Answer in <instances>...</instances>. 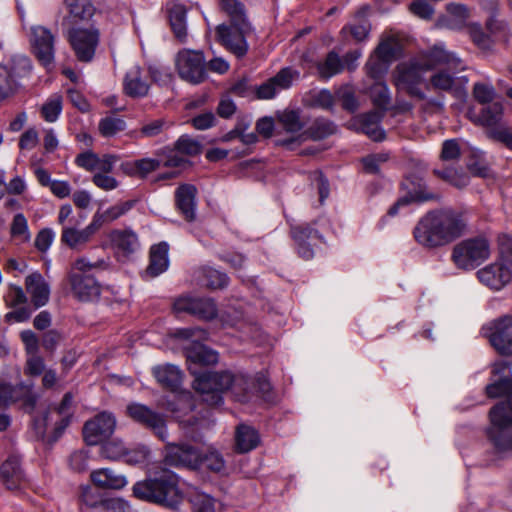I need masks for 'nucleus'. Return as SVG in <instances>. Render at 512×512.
<instances>
[{
  "mask_svg": "<svg viewBox=\"0 0 512 512\" xmlns=\"http://www.w3.org/2000/svg\"><path fill=\"white\" fill-rule=\"evenodd\" d=\"M175 335L191 340L184 349L188 369L194 375L193 387L202 395L203 401L209 405L218 406L223 402L221 393L227 389H230L240 402H246L251 398L256 389L254 378L229 371H200V366H209L218 362V353L199 342L208 338L205 330L198 327L183 328L178 329Z\"/></svg>",
  "mask_w": 512,
  "mask_h": 512,
  "instance_id": "f257e3e1",
  "label": "nucleus"
},
{
  "mask_svg": "<svg viewBox=\"0 0 512 512\" xmlns=\"http://www.w3.org/2000/svg\"><path fill=\"white\" fill-rule=\"evenodd\" d=\"M494 373L500 376L486 387V393L490 398L505 396L507 399L490 410L487 435L498 452H507L512 451V377L503 362L494 365Z\"/></svg>",
  "mask_w": 512,
  "mask_h": 512,
  "instance_id": "f03ea898",
  "label": "nucleus"
},
{
  "mask_svg": "<svg viewBox=\"0 0 512 512\" xmlns=\"http://www.w3.org/2000/svg\"><path fill=\"white\" fill-rule=\"evenodd\" d=\"M442 64L456 67L459 65V58L455 54L447 52L441 45H435L433 48L398 64L394 73L395 85L409 95L423 100L426 95L420 85L426 82L425 74Z\"/></svg>",
  "mask_w": 512,
  "mask_h": 512,
  "instance_id": "7ed1b4c3",
  "label": "nucleus"
},
{
  "mask_svg": "<svg viewBox=\"0 0 512 512\" xmlns=\"http://www.w3.org/2000/svg\"><path fill=\"white\" fill-rule=\"evenodd\" d=\"M466 224L460 213L437 210L426 214L414 229L416 241L424 247L434 248L446 245L460 237Z\"/></svg>",
  "mask_w": 512,
  "mask_h": 512,
  "instance_id": "20e7f679",
  "label": "nucleus"
},
{
  "mask_svg": "<svg viewBox=\"0 0 512 512\" xmlns=\"http://www.w3.org/2000/svg\"><path fill=\"white\" fill-rule=\"evenodd\" d=\"M220 5L229 16L230 24H220L216 27L217 39L229 52L237 58H242L249 50L247 38L253 32L244 6L238 0H221Z\"/></svg>",
  "mask_w": 512,
  "mask_h": 512,
  "instance_id": "39448f33",
  "label": "nucleus"
},
{
  "mask_svg": "<svg viewBox=\"0 0 512 512\" xmlns=\"http://www.w3.org/2000/svg\"><path fill=\"white\" fill-rule=\"evenodd\" d=\"M132 492L140 500L159 504L172 510H179V505L183 501L177 475L168 469H161L152 476L136 482L132 487Z\"/></svg>",
  "mask_w": 512,
  "mask_h": 512,
  "instance_id": "423d86ee",
  "label": "nucleus"
},
{
  "mask_svg": "<svg viewBox=\"0 0 512 512\" xmlns=\"http://www.w3.org/2000/svg\"><path fill=\"white\" fill-rule=\"evenodd\" d=\"M164 462L168 466L187 467L193 470L206 469L222 474L226 470L223 456L214 448L198 450L189 444L167 443Z\"/></svg>",
  "mask_w": 512,
  "mask_h": 512,
  "instance_id": "0eeeda50",
  "label": "nucleus"
},
{
  "mask_svg": "<svg viewBox=\"0 0 512 512\" xmlns=\"http://www.w3.org/2000/svg\"><path fill=\"white\" fill-rule=\"evenodd\" d=\"M107 267L108 262L104 259L96 261H90L86 257L75 259L68 276L73 295L83 302L97 300L101 294V285L90 272Z\"/></svg>",
  "mask_w": 512,
  "mask_h": 512,
  "instance_id": "6e6552de",
  "label": "nucleus"
},
{
  "mask_svg": "<svg viewBox=\"0 0 512 512\" xmlns=\"http://www.w3.org/2000/svg\"><path fill=\"white\" fill-rule=\"evenodd\" d=\"M73 416V395L68 392L63 396L59 405L49 407L40 416L33 419L32 430L35 437L43 439L48 427H53V441L61 437L65 429L71 423Z\"/></svg>",
  "mask_w": 512,
  "mask_h": 512,
  "instance_id": "1a4fd4ad",
  "label": "nucleus"
},
{
  "mask_svg": "<svg viewBox=\"0 0 512 512\" xmlns=\"http://www.w3.org/2000/svg\"><path fill=\"white\" fill-rule=\"evenodd\" d=\"M462 70H464V65L460 59L459 65L456 67L447 64L438 66L425 82L426 89L438 93H449L457 99H464L467 95L468 78L458 75V71Z\"/></svg>",
  "mask_w": 512,
  "mask_h": 512,
  "instance_id": "9d476101",
  "label": "nucleus"
},
{
  "mask_svg": "<svg viewBox=\"0 0 512 512\" xmlns=\"http://www.w3.org/2000/svg\"><path fill=\"white\" fill-rule=\"evenodd\" d=\"M491 254L490 243L485 237L469 238L453 248L452 260L456 267L473 270L486 261Z\"/></svg>",
  "mask_w": 512,
  "mask_h": 512,
  "instance_id": "9b49d317",
  "label": "nucleus"
},
{
  "mask_svg": "<svg viewBox=\"0 0 512 512\" xmlns=\"http://www.w3.org/2000/svg\"><path fill=\"white\" fill-rule=\"evenodd\" d=\"M62 34L78 61L88 63L93 60L100 41L97 25L62 30Z\"/></svg>",
  "mask_w": 512,
  "mask_h": 512,
  "instance_id": "f8f14e48",
  "label": "nucleus"
},
{
  "mask_svg": "<svg viewBox=\"0 0 512 512\" xmlns=\"http://www.w3.org/2000/svg\"><path fill=\"white\" fill-rule=\"evenodd\" d=\"M175 64L180 78L186 82L199 84L207 77L205 57L200 50H180Z\"/></svg>",
  "mask_w": 512,
  "mask_h": 512,
  "instance_id": "ddd939ff",
  "label": "nucleus"
},
{
  "mask_svg": "<svg viewBox=\"0 0 512 512\" xmlns=\"http://www.w3.org/2000/svg\"><path fill=\"white\" fill-rule=\"evenodd\" d=\"M63 11L60 22L62 30L96 25L93 19L96 9L91 0H64Z\"/></svg>",
  "mask_w": 512,
  "mask_h": 512,
  "instance_id": "4468645a",
  "label": "nucleus"
},
{
  "mask_svg": "<svg viewBox=\"0 0 512 512\" xmlns=\"http://www.w3.org/2000/svg\"><path fill=\"white\" fill-rule=\"evenodd\" d=\"M55 35L42 25L30 27L29 42L32 51L38 61L47 69L54 64L55 59Z\"/></svg>",
  "mask_w": 512,
  "mask_h": 512,
  "instance_id": "2eb2a0df",
  "label": "nucleus"
},
{
  "mask_svg": "<svg viewBox=\"0 0 512 512\" xmlns=\"http://www.w3.org/2000/svg\"><path fill=\"white\" fill-rule=\"evenodd\" d=\"M481 332L501 354H512V316L505 315L485 324Z\"/></svg>",
  "mask_w": 512,
  "mask_h": 512,
  "instance_id": "dca6fc26",
  "label": "nucleus"
},
{
  "mask_svg": "<svg viewBox=\"0 0 512 512\" xmlns=\"http://www.w3.org/2000/svg\"><path fill=\"white\" fill-rule=\"evenodd\" d=\"M127 413L134 421L150 429L161 441H167L168 432L164 415L140 403L128 405Z\"/></svg>",
  "mask_w": 512,
  "mask_h": 512,
  "instance_id": "f3484780",
  "label": "nucleus"
},
{
  "mask_svg": "<svg viewBox=\"0 0 512 512\" xmlns=\"http://www.w3.org/2000/svg\"><path fill=\"white\" fill-rule=\"evenodd\" d=\"M31 68V61L26 56L13 58L11 69L0 65V100L8 98L16 91L17 79L27 76Z\"/></svg>",
  "mask_w": 512,
  "mask_h": 512,
  "instance_id": "a211bd4d",
  "label": "nucleus"
},
{
  "mask_svg": "<svg viewBox=\"0 0 512 512\" xmlns=\"http://www.w3.org/2000/svg\"><path fill=\"white\" fill-rule=\"evenodd\" d=\"M116 419L112 413L101 412L87 421L83 427L84 440L88 445H97L108 439L114 432Z\"/></svg>",
  "mask_w": 512,
  "mask_h": 512,
  "instance_id": "6ab92c4d",
  "label": "nucleus"
},
{
  "mask_svg": "<svg viewBox=\"0 0 512 512\" xmlns=\"http://www.w3.org/2000/svg\"><path fill=\"white\" fill-rule=\"evenodd\" d=\"M512 266L498 259L477 271L479 281L492 290H501L512 279Z\"/></svg>",
  "mask_w": 512,
  "mask_h": 512,
  "instance_id": "aec40b11",
  "label": "nucleus"
},
{
  "mask_svg": "<svg viewBox=\"0 0 512 512\" xmlns=\"http://www.w3.org/2000/svg\"><path fill=\"white\" fill-rule=\"evenodd\" d=\"M291 236L295 241L297 253L305 260L314 257V247L323 241L321 234L311 224L292 226Z\"/></svg>",
  "mask_w": 512,
  "mask_h": 512,
  "instance_id": "412c9836",
  "label": "nucleus"
},
{
  "mask_svg": "<svg viewBox=\"0 0 512 512\" xmlns=\"http://www.w3.org/2000/svg\"><path fill=\"white\" fill-rule=\"evenodd\" d=\"M175 312H186L204 320H211L217 316V308L213 300L183 296L178 298L173 305Z\"/></svg>",
  "mask_w": 512,
  "mask_h": 512,
  "instance_id": "4be33fe9",
  "label": "nucleus"
},
{
  "mask_svg": "<svg viewBox=\"0 0 512 512\" xmlns=\"http://www.w3.org/2000/svg\"><path fill=\"white\" fill-rule=\"evenodd\" d=\"M157 158L137 159L139 177L144 178L149 173L157 170L160 166L181 167L186 162L184 158L178 156L174 150L165 147L156 152Z\"/></svg>",
  "mask_w": 512,
  "mask_h": 512,
  "instance_id": "5701e85b",
  "label": "nucleus"
},
{
  "mask_svg": "<svg viewBox=\"0 0 512 512\" xmlns=\"http://www.w3.org/2000/svg\"><path fill=\"white\" fill-rule=\"evenodd\" d=\"M299 73L291 68L281 69L274 77L262 83L256 90L259 99H272L282 90L290 88Z\"/></svg>",
  "mask_w": 512,
  "mask_h": 512,
  "instance_id": "b1692460",
  "label": "nucleus"
},
{
  "mask_svg": "<svg viewBox=\"0 0 512 512\" xmlns=\"http://www.w3.org/2000/svg\"><path fill=\"white\" fill-rule=\"evenodd\" d=\"M150 89L147 72L139 65H132L125 73L123 91L132 98L145 97Z\"/></svg>",
  "mask_w": 512,
  "mask_h": 512,
  "instance_id": "393cba45",
  "label": "nucleus"
},
{
  "mask_svg": "<svg viewBox=\"0 0 512 512\" xmlns=\"http://www.w3.org/2000/svg\"><path fill=\"white\" fill-rule=\"evenodd\" d=\"M25 288L36 308L46 305L50 296V287L41 273L38 271L30 273L25 279Z\"/></svg>",
  "mask_w": 512,
  "mask_h": 512,
  "instance_id": "a878e982",
  "label": "nucleus"
},
{
  "mask_svg": "<svg viewBox=\"0 0 512 512\" xmlns=\"http://www.w3.org/2000/svg\"><path fill=\"white\" fill-rule=\"evenodd\" d=\"M468 8L459 3H449L446 5V13L438 19V26L450 30H461L466 28L469 23Z\"/></svg>",
  "mask_w": 512,
  "mask_h": 512,
  "instance_id": "bb28decb",
  "label": "nucleus"
},
{
  "mask_svg": "<svg viewBox=\"0 0 512 512\" xmlns=\"http://www.w3.org/2000/svg\"><path fill=\"white\" fill-rule=\"evenodd\" d=\"M24 399L27 408L33 409L36 397L31 393V388L24 385L12 386L8 383H0V405L7 406L20 399Z\"/></svg>",
  "mask_w": 512,
  "mask_h": 512,
  "instance_id": "cd10ccee",
  "label": "nucleus"
},
{
  "mask_svg": "<svg viewBox=\"0 0 512 512\" xmlns=\"http://www.w3.org/2000/svg\"><path fill=\"white\" fill-rule=\"evenodd\" d=\"M196 193V187L191 184H183L175 192L177 208L187 221H193L196 216Z\"/></svg>",
  "mask_w": 512,
  "mask_h": 512,
  "instance_id": "c85d7f7f",
  "label": "nucleus"
},
{
  "mask_svg": "<svg viewBox=\"0 0 512 512\" xmlns=\"http://www.w3.org/2000/svg\"><path fill=\"white\" fill-rule=\"evenodd\" d=\"M152 374L156 381L166 389L175 391L181 384V370L173 364H160L152 368Z\"/></svg>",
  "mask_w": 512,
  "mask_h": 512,
  "instance_id": "c756f323",
  "label": "nucleus"
},
{
  "mask_svg": "<svg viewBox=\"0 0 512 512\" xmlns=\"http://www.w3.org/2000/svg\"><path fill=\"white\" fill-rule=\"evenodd\" d=\"M92 482L102 489L119 490L124 488L128 481L123 474H118L109 468L95 470L90 475Z\"/></svg>",
  "mask_w": 512,
  "mask_h": 512,
  "instance_id": "7c9ffc66",
  "label": "nucleus"
},
{
  "mask_svg": "<svg viewBox=\"0 0 512 512\" xmlns=\"http://www.w3.org/2000/svg\"><path fill=\"white\" fill-rule=\"evenodd\" d=\"M410 188L408 195L400 198L393 206L388 210L389 216H396L399 209L406 207L411 202H425L434 198V195L426 190V185L421 180L418 181L417 185Z\"/></svg>",
  "mask_w": 512,
  "mask_h": 512,
  "instance_id": "2f4dec72",
  "label": "nucleus"
},
{
  "mask_svg": "<svg viewBox=\"0 0 512 512\" xmlns=\"http://www.w3.org/2000/svg\"><path fill=\"white\" fill-rule=\"evenodd\" d=\"M114 249L124 255L134 253L139 248L137 235L131 230H114L109 234Z\"/></svg>",
  "mask_w": 512,
  "mask_h": 512,
  "instance_id": "473e14b6",
  "label": "nucleus"
},
{
  "mask_svg": "<svg viewBox=\"0 0 512 512\" xmlns=\"http://www.w3.org/2000/svg\"><path fill=\"white\" fill-rule=\"evenodd\" d=\"M168 250V244L165 242L151 247L150 263L146 270L148 275L156 277L168 269Z\"/></svg>",
  "mask_w": 512,
  "mask_h": 512,
  "instance_id": "72a5a7b5",
  "label": "nucleus"
},
{
  "mask_svg": "<svg viewBox=\"0 0 512 512\" xmlns=\"http://www.w3.org/2000/svg\"><path fill=\"white\" fill-rule=\"evenodd\" d=\"M0 476L8 489H16L24 479L18 458L7 459L0 468Z\"/></svg>",
  "mask_w": 512,
  "mask_h": 512,
  "instance_id": "f704fd0d",
  "label": "nucleus"
},
{
  "mask_svg": "<svg viewBox=\"0 0 512 512\" xmlns=\"http://www.w3.org/2000/svg\"><path fill=\"white\" fill-rule=\"evenodd\" d=\"M382 116V111L375 110L362 115L360 119L361 130L374 141H381L385 137L384 131L379 125Z\"/></svg>",
  "mask_w": 512,
  "mask_h": 512,
  "instance_id": "c9c22d12",
  "label": "nucleus"
},
{
  "mask_svg": "<svg viewBox=\"0 0 512 512\" xmlns=\"http://www.w3.org/2000/svg\"><path fill=\"white\" fill-rule=\"evenodd\" d=\"M259 444L257 431L247 425H240L236 431V447L242 453L249 452Z\"/></svg>",
  "mask_w": 512,
  "mask_h": 512,
  "instance_id": "e433bc0d",
  "label": "nucleus"
},
{
  "mask_svg": "<svg viewBox=\"0 0 512 512\" xmlns=\"http://www.w3.org/2000/svg\"><path fill=\"white\" fill-rule=\"evenodd\" d=\"M92 236L86 228L76 229L73 227H63L61 241L71 249H79L90 241Z\"/></svg>",
  "mask_w": 512,
  "mask_h": 512,
  "instance_id": "4c0bfd02",
  "label": "nucleus"
},
{
  "mask_svg": "<svg viewBox=\"0 0 512 512\" xmlns=\"http://www.w3.org/2000/svg\"><path fill=\"white\" fill-rule=\"evenodd\" d=\"M343 68L344 65L340 56L334 51L329 52L325 60L319 62L317 65V70L320 77L325 79H329L341 73Z\"/></svg>",
  "mask_w": 512,
  "mask_h": 512,
  "instance_id": "58836bf2",
  "label": "nucleus"
},
{
  "mask_svg": "<svg viewBox=\"0 0 512 512\" xmlns=\"http://www.w3.org/2000/svg\"><path fill=\"white\" fill-rule=\"evenodd\" d=\"M10 235L18 244H25L31 240L28 221L22 213H17L10 225Z\"/></svg>",
  "mask_w": 512,
  "mask_h": 512,
  "instance_id": "ea45409f",
  "label": "nucleus"
},
{
  "mask_svg": "<svg viewBox=\"0 0 512 512\" xmlns=\"http://www.w3.org/2000/svg\"><path fill=\"white\" fill-rule=\"evenodd\" d=\"M190 512H215L214 500L208 494L193 489L188 493Z\"/></svg>",
  "mask_w": 512,
  "mask_h": 512,
  "instance_id": "a19ab883",
  "label": "nucleus"
},
{
  "mask_svg": "<svg viewBox=\"0 0 512 512\" xmlns=\"http://www.w3.org/2000/svg\"><path fill=\"white\" fill-rule=\"evenodd\" d=\"M170 24L175 36L183 41L186 36V10L183 6L176 5L170 10Z\"/></svg>",
  "mask_w": 512,
  "mask_h": 512,
  "instance_id": "79ce46f5",
  "label": "nucleus"
},
{
  "mask_svg": "<svg viewBox=\"0 0 512 512\" xmlns=\"http://www.w3.org/2000/svg\"><path fill=\"white\" fill-rule=\"evenodd\" d=\"M365 11H366V8L359 11V13L356 17L357 23L349 24V25L343 27L341 32L344 35H346L347 33H350L352 35V37L358 42L365 40L367 38V36L369 34V30H370L369 23L364 18Z\"/></svg>",
  "mask_w": 512,
  "mask_h": 512,
  "instance_id": "37998d69",
  "label": "nucleus"
},
{
  "mask_svg": "<svg viewBox=\"0 0 512 512\" xmlns=\"http://www.w3.org/2000/svg\"><path fill=\"white\" fill-rule=\"evenodd\" d=\"M26 190V183L21 176H15L6 183L5 171L0 170V200L5 195H21Z\"/></svg>",
  "mask_w": 512,
  "mask_h": 512,
  "instance_id": "c03bdc74",
  "label": "nucleus"
},
{
  "mask_svg": "<svg viewBox=\"0 0 512 512\" xmlns=\"http://www.w3.org/2000/svg\"><path fill=\"white\" fill-rule=\"evenodd\" d=\"M126 122L118 116H106L99 121L98 129L103 137L110 138L124 131Z\"/></svg>",
  "mask_w": 512,
  "mask_h": 512,
  "instance_id": "a18cd8bd",
  "label": "nucleus"
},
{
  "mask_svg": "<svg viewBox=\"0 0 512 512\" xmlns=\"http://www.w3.org/2000/svg\"><path fill=\"white\" fill-rule=\"evenodd\" d=\"M175 151V153L186 159L183 155L186 156H194L201 152V144L199 141L195 140L194 138L188 136V135H182L175 143L174 148H171ZM187 161V160H185ZM187 162H185L183 165H185Z\"/></svg>",
  "mask_w": 512,
  "mask_h": 512,
  "instance_id": "49530a36",
  "label": "nucleus"
},
{
  "mask_svg": "<svg viewBox=\"0 0 512 512\" xmlns=\"http://www.w3.org/2000/svg\"><path fill=\"white\" fill-rule=\"evenodd\" d=\"M370 96L375 106L381 110L387 109L391 97L388 86L382 81H376L370 88Z\"/></svg>",
  "mask_w": 512,
  "mask_h": 512,
  "instance_id": "de8ad7c7",
  "label": "nucleus"
},
{
  "mask_svg": "<svg viewBox=\"0 0 512 512\" xmlns=\"http://www.w3.org/2000/svg\"><path fill=\"white\" fill-rule=\"evenodd\" d=\"M503 107L499 102H493L485 106L480 113V121L483 125L493 127L501 120Z\"/></svg>",
  "mask_w": 512,
  "mask_h": 512,
  "instance_id": "09e8293b",
  "label": "nucleus"
},
{
  "mask_svg": "<svg viewBox=\"0 0 512 512\" xmlns=\"http://www.w3.org/2000/svg\"><path fill=\"white\" fill-rule=\"evenodd\" d=\"M398 50V43L394 37H388L382 40L375 50V57L379 58L382 62H391Z\"/></svg>",
  "mask_w": 512,
  "mask_h": 512,
  "instance_id": "8fccbe9b",
  "label": "nucleus"
},
{
  "mask_svg": "<svg viewBox=\"0 0 512 512\" xmlns=\"http://www.w3.org/2000/svg\"><path fill=\"white\" fill-rule=\"evenodd\" d=\"M62 111V98L54 94L43 104L41 113L47 122H55Z\"/></svg>",
  "mask_w": 512,
  "mask_h": 512,
  "instance_id": "3c124183",
  "label": "nucleus"
},
{
  "mask_svg": "<svg viewBox=\"0 0 512 512\" xmlns=\"http://www.w3.org/2000/svg\"><path fill=\"white\" fill-rule=\"evenodd\" d=\"M104 501L100 494L90 486L83 487L80 494V510L86 512V509L103 507Z\"/></svg>",
  "mask_w": 512,
  "mask_h": 512,
  "instance_id": "603ef678",
  "label": "nucleus"
},
{
  "mask_svg": "<svg viewBox=\"0 0 512 512\" xmlns=\"http://www.w3.org/2000/svg\"><path fill=\"white\" fill-rule=\"evenodd\" d=\"M434 173L457 188H463L469 182L468 176L465 173L454 168L437 169Z\"/></svg>",
  "mask_w": 512,
  "mask_h": 512,
  "instance_id": "864d4df0",
  "label": "nucleus"
},
{
  "mask_svg": "<svg viewBox=\"0 0 512 512\" xmlns=\"http://www.w3.org/2000/svg\"><path fill=\"white\" fill-rule=\"evenodd\" d=\"M278 119L282 128L288 133H298L303 128L299 114L296 111H283L278 115Z\"/></svg>",
  "mask_w": 512,
  "mask_h": 512,
  "instance_id": "5fc2aeb1",
  "label": "nucleus"
},
{
  "mask_svg": "<svg viewBox=\"0 0 512 512\" xmlns=\"http://www.w3.org/2000/svg\"><path fill=\"white\" fill-rule=\"evenodd\" d=\"M204 273V281L206 286L212 289H220L227 286L229 278L228 276L216 269L213 268H205L203 270Z\"/></svg>",
  "mask_w": 512,
  "mask_h": 512,
  "instance_id": "6e6d98bb",
  "label": "nucleus"
},
{
  "mask_svg": "<svg viewBox=\"0 0 512 512\" xmlns=\"http://www.w3.org/2000/svg\"><path fill=\"white\" fill-rule=\"evenodd\" d=\"M125 462L129 465H141L148 461L150 450L145 445H138L130 450H125Z\"/></svg>",
  "mask_w": 512,
  "mask_h": 512,
  "instance_id": "4d7b16f0",
  "label": "nucleus"
},
{
  "mask_svg": "<svg viewBox=\"0 0 512 512\" xmlns=\"http://www.w3.org/2000/svg\"><path fill=\"white\" fill-rule=\"evenodd\" d=\"M4 301L8 307H16L27 302V296L22 287L15 284H8L4 295Z\"/></svg>",
  "mask_w": 512,
  "mask_h": 512,
  "instance_id": "13d9d810",
  "label": "nucleus"
},
{
  "mask_svg": "<svg viewBox=\"0 0 512 512\" xmlns=\"http://www.w3.org/2000/svg\"><path fill=\"white\" fill-rule=\"evenodd\" d=\"M472 41L481 49H488L491 46L490 35L483 32L477 23H469L466 27Z\"/></svg>",
  "mask_w": 512,
  "mask_h": 512,
  "instance_id": "bf43d9fd",
  "label": "nucleus"
},
{
  "mask_svg": "<svg viewBox=\"0 0 512 512\" xmlns=\"http://www.w3.org/2000/svg\"><path fill=\"white\" fill-rule=\"evenodd\" d=\"M311 105L325 110H331L334 106V96L327 89L311 94Z\"/></svg>",
  "mask_w": 512,
  "mask_h": 512,
  "instance_id": "052dcab7",
  "label": "nucleus"
},
{
  "mask_svg": "<svg viewBox=\"0 0 512 512\" xmlns=\"http://www.w3.org/2000/svg\"><path fill=\"white\" fill-rule=\"evenodd\" d=\"M125 446L122 441H111L105 443L101 448V453L104 457L112 460L119 459L125 455Z\"/></svg>",
  "mask_w": 512,
  "mask_h": 512,
  "instance_id": "680f3d73",
  "label": "nucleus"
},
{
  "mask_svg": "<svg viewBox=\"0 0 512 512\" xmlns=\"http://www.w3.org/2000/svg\"><path fill=\"white\" fill-rule=\"evenodd\" d=\"M388 63L382 62L379 58L375 57V55L371 56L370 59L366 63V70L368 75L376 81H381L382 75L387 70Z\"/></svg>",
  "mask_w": 512,
  "mask_h": 512,
  "instance_id": "e2e57ef3",
  "label": "nucleus"
},
{
  "mask_svg": "<svg viewBox=\"0 0 512 512\" xmlns=\"http://www.w3.org/2000/svg\"><path fill=\"white\" fill-rule=\"evenodd\" d=\"M337 97L341 101L342 107L345 110L354 112L358 109V101L350 87H342L339 89L337 92Z\"/></svg>",
  "mask_w": 512,
  "mask_h": 512,
  "instance_id": "0e129e2a",
  "label": "nucleus"
},
{
  "mask_svg": "<svg viewBox=\"0 0 512 512\" xmlns=\"http://www.w3.org/2000/svg\"><path fill=\"white\" fill-rule=\"evenodd\" d=\"M461 149L456 139H449L443 142L441 150V159L443 161H453L459 158Z\"/></svg>",
  "mask_w": 512,
  "mask_h": 512,
  "instance_id": "69168bd1",
  "label": "nucleus"
},
{
  "mask_svg": "<svg viewBox=\"0 0 512 512\" xmlns=\"http://www.w3.org/2000/svg\"><path fill=\"white\" fill-rule=\"evenodd\" d=\"M475 99L483 104L489 103L495 96V90L491 85L485 83H476L473 89Z\"/></svg>",
  "mask_w": 512,
  "mask_h": 512,
  "instance_id": "338daca9",
  "label": "nucleus"
},
{
  "mask_svg": "<svg viewBox=\"0 0 512 512\" xmlns=\"http://www.w3.org/2000/svg\"><path fill=\"white\" fill-rule=\"evenodd\" d=\"M499 259L512 266V238L508 235H501L498 238Z\"/></svg>",
  "mask_w": 512,
  "mask_h": 512,
  "instance_id": "774afa93",
  "label": "nucleus"
}]
</instances>
